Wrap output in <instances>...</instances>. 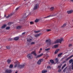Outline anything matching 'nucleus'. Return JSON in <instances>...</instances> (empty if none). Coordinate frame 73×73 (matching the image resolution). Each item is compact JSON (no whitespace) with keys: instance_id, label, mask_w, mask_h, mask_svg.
I'll use <instances>...</instances> for the list:
<instances>
[{"instance_id":"1","label":"nucleus","mask_w":73,"mask_h":73,"mask_svg":"<svg viewBox=\"0 0 73 73\" xmlns=\"http://www.w3.org/2000/svg\"><path fill=\"white\" fill-rule=\"evenodd\" d=\"M25 65H26L25 63H24L21 64V65H20V63L18 61H17L15 62L14 67L15 68H16V67L18 66V67H19L20 68H24Z\"/></svg>"},{"instance_id":"2","label":"nucleus","mask_w":73,"mask_h":73,"mask_svg":"<svg viewBox=\"0 0 73 73\" xmlns=\"http://www.w3.org/2000/svg\"><path fill=\"white\" fill-rule=\"evenodd\" d=\"M63 41H64V39L62 38H61L60 39L57 40L53 44H56V43H58V42L61 43V42Z\"/></svg>"},{"instance_id":"3","label":"nucleus","mask_w":73,"mask_h":73,"mask_svg":"<svg viewBox=\"0 0 73 73\" xmlns=\"http://www.w3.org/2000/svg\"><path fill=\"white\" fill-rule=\"evenodd\" d=\"M38 4H36L33 8V10H36V9H38Z\"/></svg>"},{"instance_id":"4","label":"nucleus","mask_w":73,"mask_h":73,"mask_svg":"<svg viewBox=\"0 0 73 73\" xmlns=\"http://www.w3.org/2000/svg\"><path fill=\"white\" fill-rule=\"evenodd\" d=\"M27 39L28 41L31 42V41H32V37L31 36H29V37H28Z\"/></svg>"},{"instance_id":"5","label":"nucleus","mask_w":73,"mask_h":73,"mask_svg":"<svg viewBox=\"0 0 73 73\" xmlns=\"http://www.w3.org/2000/svg\"><path fill=\"white\" fill-rule=\"evenodd\" d=\"M43 61V60L42 59H39L37 62V64L38 65H40L41 62Z\"/></svg>"},{"instance_id":"6","label":"nucleus","mask_w":73,"mask_h":73,"mask_svg":"<svg viewBox=\"0 0 73 73\" xmlns=\"http://www.w3.org/2000/svg\"><path fill=\"white\" fill-rule=\"evenodd\" d=\"M27 57L29 59H31V58H33V56L31 54H28L27 55Z\"/></svg>"},{"instance_id":"7","label":"nucleus","mask_w":73,"mask_h":73,"mask_svg":"<svg viewBox=\"0 0 73 73\" xmlns=\"http://www.w3.org/2000/svg\"><path fill=\"white\" fill-rule=\"evenodd\" d=\"M73 60L72 59H70L69 61V62L70 63V64H71L72 62V69L73 70Z\"/></svg>"},{"instance_id":"8","label":"nucleus","mask_w":73,"mask_h":73,"mask_svg":"<svg viewBox=\"0 0 73 73\" xmlns=\"http://www.w3.org/2000/svg\"><path fill=\"white\" fill-rule=\"evenodd\" d=\"M6 72L7 73H11L12 72V70L9 69H7L6 70Z\"/></svg>"},{"instance_id":"9","label":"nucleus","mask_w":73,"mask_h":73,"mask_svg":"<svg viewBox=\"0 0 73 73\" xmlns=\"http://www.w3.org/2000/svg\"><path fill=\"white\" fill-rule=\"evenodd\" d=\"M67 12L68 14H70L73 12V11L71 10L70 11H67Z\"/></svg>"},{"instance_id":"10","label":"nucleus","mask_w":73,"mask_h":73,"mask_svg":"<svg viewBox=\"0 0 73 73\" xmlns=\"http://www.w3.org/2000/svg\"><path fill=\"white\" fill-rule=\"evenodd\" d=\"M43 55V54H41L40 55H37L36 57V58H39V57H41Z\"/></svg>"},{"instance_id":"11","label":"nucleus","mask_w":73,"mask_h":73,"mask_svg":"<svg viewBox=\"0 0 73 73\" xmlns=\"http://www.w3.org/2000/svg\"><path fill=\"white\" fill-rule=\"evenodd\" d=\"M41 35V34L40 33L39 34H36L35 35V37H38L39 36H40Z\"/></svg>"},{"instance_id":"12","label":"nucleus","mask_w":73,"mask_h":73,"mask_svg":"<svg viewBox=\"0 0 73 73\" xmlns=\"http://www.w3.org/2000/svg\"><path fill=\"white\" fill-rule=\"evenodd\" d=\"M58 59L57 58H56L55 59V61L56 64H60V62H58Z\"/></svg>"},{"instance_id":"13","label":"nucleus","mask_w":73,"mask_h":73,"mask_svg":"<svg viewBox=\"0 0 73 73\" xmlns=\"http://www.w3.org/2000/svg\"><path fill=\"white\" fill-rule=\"evenodd\" d=\"M31 54H34V55H35V56H37V55L36 54V52H35V51H33L31 53Z\"/></svg>"},{"instance_id":"14","label":"nucleus","mask_w":73,"mask_h":73,"mask_svg":"<svg viewBox=\"0 0 73 73\" xmlns=\"http://www.w3.org/2000/svg\"><path fill=\"white\" fill-rule=\"evenodd\" d=\"M6 27H7V25H4L1 28H2V29H3V28H5Z\"/></svg>"},{"instance_id":"15","label":"nucleus","mask_w":73,"mask_h":73,"mask_svg":"<svg viewBox=\"0 0 73 73\" xmlns=\"http://www.w3.org/2000/svg\"><path fill=\"white\" fill-rule=\"evenodd\" d=\"M53 16H54V15H49L47 16V17H44V18H48V17H52Z\"/></svg>"},{"instance_id":"16","label":"nucleus","mask_w":73,"mask_h":73,"mask_svg":"<svg viewBox=\"0 0 73 73\" xmlns=\"http://www.w3.org/2000/svg\"><path fill=\"white\" fill-rule=\"evenodd\" d=\"M62 53H60L58 55V57H60L62 56Z\"/></svg>"},{"instance_id":"17","label":"nucleus","mask_w":73,"mask_h":73,"mask_svg":"<svg viewBox=\"0 0 73 73\" xmlns=\"http://www.w3.org/2000/svg\"><path fill=\"white\" fill-rule=\"evenodd\" d=\"M19 39V38L18 37H16L14 38L15 40H16V41L18 40Z\"/></svg>"},{"instance_id":"18","label":"nucleus","mask_w":73,"mask_h":73,"mask_svg":"<svg viewBox=\"0 0 73 73\" xmlns=\"http://www.w3.org/2000/svg\"><path fill=\"white\" fill-rule=\"evenodd\" d=\"M12 14H11L9 15L8 16L6 17V18H9V17H10V16H12Z\"/></svg>"},{"instance_id":"19","label":"nucleus","mask_w":73,"mask_h":73,"mask_svg":"<svg viewBox=\"0 0 73 73\" xmlns=\"http://www.w3.org/2000/svg\"><path fill=\"white\" fill-rule=\"evenodd\" d=\"M59 50H60L59 49H58L56 50L55 52V54H57V52H58V51H59Z\"/></svg>"},{"instance_id":"20","label":"nucleus","mask_w":73,"mask_h":73,"mask_svg":"<svg viewBox=\"0 0 73 73\" xmlns=\"http://www.w3.org/2000/svg\"><path fill=\"white\" fill-rule=\"evenodd\" d=\"M6 48L7 49H10L11 48V47L9 46H7L6 47Z\"/></svg>"},{"instance_id":"21","label":"nucleus","mask_w":73,"mask_h":73,"mask_svg":"<svg viewBox=\"0 0 73 73\" xmlns=\"http://www.w3.org/2000/svg\"><path fill=\"white\" fill-rule=\"evenodd\" d=\"M54 9V7H51L50 9V10H51V11H53Z\"/></svg>"},{"instance_id":"22","label":"nucleus","mask_w":73,"mask_h":73,"mask_svg":"<svg viewBox=\"0 0 73 73\" xmlns=\"http://www.w3.org/2000/svg\"><path fill=\"white\" fill-rule=\"evenodd\" d=\"M11 62V60H10L8 59L7 60V62L8 64H9Z\"/></svg>"},{"instance_id":"23","label":"nucleus","mask_w":73,"mask_h":73,"mask_svg":"<svg viewBox=\"0 0 73 73\" xmlns=\"http://www.w3.org/2000/svg\"><path fill=\"white\" fill-rule=\"evenodd\" d=\"M66 64H65L63 66H62V69H64V68H65V67L66 66Z\"/></svg>"},{"instance_id":"24","label":"nucleus","mask_w":73,"mask_h":73,"mask_svg":"<svg viewBox=\"0 0 73 73\" xmlns=\"http://www.w3.org/2000/svg\"><path fill=\"white\" fill-rule=\"evenodd\" d=\"M17 29H20V28H21V26H17L16 27Z\"/></svg>"},{"instance_id":"25","label":"nucleus","mask_w":73,"mask_h":73,"mask_svg":"<svg viewBox=\"0 0 73 73\" xmlns=\"http://www.w3.org/2000/svg\"><path fill=\"white\" fill-rule=\"evenodd\" d=\"M50 40H46V42H49V44L50 45Z\"/></svg>"},{"instance_id":"26","label":"nucleus","mask_w":73,"mask_h":73,"mask_svg":"<svg viewBox=\"0 0 73 73\" xmlns=\"http://www.w3.org/2000/svg\"><path fill=\"white\" fill-rule=\"evenodd\" d=\"M66 27V24H64L63 25V26H62L61 27L62 28H64V27Z\"/></svg>"},{"instance_id":"27","label":"nucleus","mask_w":73,"mask_h":73,"mask_svg":"<svg viewBox=\"0 0 73 73\" xmlns=\"http://www.w3.org/2000/svg\"><path fill=\"white\" fill-rule=\"evenodd\" d=\"M27 17V15H26V14H25L24 15L23 18H25Z\"/></svg>"},{"instance_id":"28","label":"nucleus","mask_w":73,"mask_h":73,"mask_svg":"<svg viewBox=\"0 0 73 73\" xmlns=\"http://www.w3.org/2000/svg\"><path fill=\"white\" fill-rule=\"evenodd\" d=\"M10 29V27H7L6 28V29L7 30H8L9 29Z\"/></svg>"},{"instance_id":"29","label":"nucleus","mask_w":73,"mask_h":73,"mask_svg":"<svg viewBox=\"0 0 73 73\" xmlns=\"http://www.w3.org/2000/svg\"><path fill=\"white\" fill-rule=\"evenodd\" d=\"M50 62L52 64H54V61L53 60H50Z\"/></svg>"},{"instance_id":"30","label":"nucleus","mask_w":73,"mask_h":73,"mask_svg":"<svg viewBox=\"0 0 73 73\" xmlns=\"http://www.w3.org/2000/svg\"><path fill=\"white\" fill-rule=\"evenodd\" d=\"M50 50V48H48L45 49V51H49Z\"/></svg>"},{"instance_id":"31","label":"nucleus","mask_w":73,"mask_h":73,"mask_svg":"<svg viewBox=\"0 0 73 73\" xmlns=\"http://www.w3.org/2000/svg\"><path fill=\"white\" fill-rule=\"evenodd\" d=\"M13 67V66L12 65V64H11L10 66V68H12Z\"/></svg>"},{"instance_id":"32","label":"nucleus","mask_w":73,"mask_h":73,"mask_svg":"<svg viewBox=\"0 0 73 73\" xmlns=\"http://www.w3.org/2000/svg\"><path fill=\"white\" fill-rule=\"evenodd\" d=\"M46 72V70H43L42 71V73H45Z\"/></svg>"},{"instance_id":"33","label":"nucleus","mask_w":73,"mask_h":73,"mask_svg":"<svg viewBox=\"0 0 73 73\" xmlns=\"http://www.w3.org/2000/svg\"><path fill=\"white\" fill-rule=\"evenodd\" d=\"M35 44V42H31V45H33L34 44Z\"/></svg>"},{"instance_id":"34","label":"nucleus","mask_w":73,"mask_h":73,"mask_svg":"<svg viewBox=\"0 0 73 73\" xmlns=\"http://www.w3.org/2000/svg\"><path fill=\"white\" fill-rule=\"evenodd\" d=\"M38 22V19H36L35 21V23H37V22Z\"/></svg>"},{"instance_id":"35","label":"nucleus","mask_w":73,"mask_h":73,"mask_svg":"<svg viewBox=\"0 0 73 73\" xmlns=\"http://www.w3.org/2000/svg\"><path fill=\"white\" fill-rule=\"evenodd\" d=\"M30 24L31 25L33 24H34V22L33 21L30 22Z\"/></svg>"},{"instance_id":"36","label":"nucleus","mask_w":73,"mask_h":73,"mask_svg":"<svg viewBox=\"0 0 73 73\" xmlns=\"http://www.w3.org/2000/svg\"><path fill=\"white\" fill-rule=\"evenodd\" d=\"M54 48H56L57 47H58V45L56 44V45H54Z\"/></svg>"},{"instance_id":"37","label":"nucleus","mask_w":73,"mask_h":73,"mask_svg":"<svg viewBox=\"0 0 73 73\" xmlns=\"http://www.w3.org/2000/svg\"><path fill=\"white\" fill-rule=\"evenodd\" d=\"M34 32L35 33H38V32H40V31H34Z\"/></svg>"},{"instance_id":"38","label":"nucleus","mask_w":73,"mask_h":73,"mask_svg":"<svg viewBox=\"0 0 73 73\" xmlns=\"http://www.w3.org/2000/svg\"><path fill=\"white\" fill-rule=\"evenodd\" d=\"M67 68V67H66L65 68H64V69L63 70V72H65V71L66 70V69Z\"/></svg>"},{"instance_id":"39","label":"nucleus","mask_w":73,"mask_h":73,"mask_svg":"<svg viewBox=\"0 0 73 73\" xmlns=\"http://www.w3.org/2000/svg\"><path fill=\"white\" fill-rule=\"evenodd\" d=\"M46 31L47 32H49V31H50L51 30H50V29H47L46 30Z\"/></svg>"},{"instance_id":"40","label":"nucleus","mask_w":73,"mask_h":73,"mask_svg":"<svg viewBox=\"0 0 73 73\" xmlns=\"http://www.w3.org/2000/svg\"><path fill=\"white\" fill-rule=\"evenodd\" d=\"M69 59H70V58H69V57H68V58H67V59H66V61H68V60H69Z\"/></svg>"},{"instance_id":"41","label":"nucleus","mask_w":73,"mask_h":73,"mask_svg":"<svg viewBox=\"0 0 73 73\" xmlns=\"http://www.w3.org/2000/svg\"><path fill=\"white\" fill-rule=\"evenodd\" d=\"M61 66H58V68L59 69H60V68H61Z\"/></svg>"},{"instance_id":"42","label":"nucleus","mask_w":73,"mask_h":73,"mask_svg":"<svg viewBox=\"0 0 73 73\" xmlns=\"http://www.w3.org/2000/svg\"><path fill=\"white\" fill-rule=\"evenodd\" d=\"M72 44H69V45H68V46L69 47H70V46H72Z\"/></svg>"},{"instance_id":"43","label":"nucleus","mask_w":73,"mask_h":73,"mask_svg":"<svg viewBox=\"0 0 73 73\" xmlns=\"http://www.w3.org/2000/svg\"><path fill=\"white\" fill-rule=\"evenodd\" d=\"M73 57V55H72L70 57H69V58H70V59L71 58H72V57Z\"/></svg>"},{"instance_id":"44","label":"nucleus","mask_w":73,"mask_h":73,"mask_svg":"<svg viewBox=\"0 0 73 73\" xmlns=\"http://www.w3.org/2000/svg\"><path fill=\"white\" fill-rule=\"evenodd\" d=\"M61 71V70L59 69L58 70V72H60Z\"/></svg>"},{"instance_id":"45","label":"nucleus","mask_w":73,"mask_h":73,"mask_svg":"<svg viewBox=\"0 0 73 73\" xmlns=\"http://www.w3.org/2000/svg\"><path fill=\"white\" fill-rule=\"evenodd\" d=\"M22 35H25V32L23 33Z\"/></svg>"},{"instance_id":"46","label":"nucleus","mask_w":73,"mask_h":73,"mask_svg":"<svg viewBox=\"0 0 73 73\" xmlns=\"http://www.w3.org/2000/svg\"><path fill=\"white\" fill-rule=\"evenodd\" d=\"M11 22H9L8 23V25H11Z\"/></svg>"},{"instance_id":"47","label":"nucleus","mask_w":73,"mask_h":73,"mask_svg":"<svg viewBox=\"0 0 73 73\" xmlns=\"http://www.w3.org/2000/svg\"><path fill=\"white\" fill-rule=\"evenodd\" d=\"M19 9V7L17 8L16 9V11H17V10H18Z\"/></svg>"},{"instance_id":"48","label":"nucleus","mask_w":73,"mask_h":73,"mask_svg":"<svg viewBox=\"0 0 73 73\" xmlns=\"http://www.w3.org/2000/svg\"><path fill=\"white\" fill-rule=\"evenodd\" d=\"M50 66H48L47 67V68H48H48H50Z\"/></svg>"},{"instance_id":"49","label":"nucleus","mask_w":73,"mask_h":73,"mask_svg":"<svg viewBox=\"0 0 73 73\" xmlns=\"http://www.w3.org/2000/svg\"><path fill=\"white\" fill-rule=\"evenodd\" d=\"M18 73V72L17 71L15 72V73Z\"/></svg>"},{"instance_id":"50","label":"nucleus","mask_w":73,"mask_h":73,"mask_svg":"<svg viewBox=\"0 0 73 73\" xmlns=\"http://www.w3.org/2000/svg\"><path fill=\"white\" fill-rule=\"evenodd\" d=\"M70 1H71L72 2H73V0H70Z\"/></svg>"},{"instance_id":"51","label":"nucleus","mask_w":73,"mask_h":73,"mask_svg":"<svg viewBox=\"0 0 73 73\" xmlns=\"http://www.w3.org/2000/svg\"><path fill=\"white\" fill-rule=\"evenodd\" d=\"M65 61H64L63 62V63H65Z\"/></svg>"},{"instance_id":"52","label":"nucleus","mask_w":73,"mask_h":73,"mask_svg":"<svg viewBox=\"0 0 73 73\" xmlns=\"http://www.w3.org/2000/svg\"><path fill=\"white\" fill-rule=\"evenodd\" d=\"M40 50H42V48L40 49Z\"/></svg>"},{"instance_id":"53","label":"nucleus","mask_w":73,"mask_h":73,"mask_svg":"<svg viewBox=\"0 0 73 73\" xmlns=\"http://www.w3.org/2000/svg\"><path fill=\"white\" fill-rule=\"evenodd\" d=\"M4 17H6V15H4Z\"/></svg>"},{"instance_id":"54","label":"nucleus","mask_w":73,"mask_h":73,"mask_svg":"<svg viewBox=\"0 0 73 73\" xmlns=\"http://www.w3.org/2000/svg\"><path fill=\"white\" fill-rule=\"evenodd\" d=\"M25 0H24V1H25Z\"/></svg>"}]
</instances>
